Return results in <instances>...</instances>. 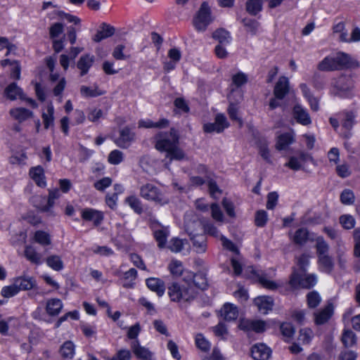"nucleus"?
<instances>
[{
	"mask_svg": "<svg viewBox=\"0 0 360 360\" xmlns=\"http://www.w3.org/2000/svg\"><path fill=\"white\" fill-rule=\"evenodd\" d=\"M333 314V306L328 304L321 310L314 313V320L317 325L326 323L332 316Z\"/></svg>",
	"mask_w": 360,
	"mask_h": 360,
	"instance_id": "obj_18",
	"label": "nucleus"
},
{
	"mask_svg": "<svg viewBox=\"0 0 360 360\" xmlns=\"http://www.w3.org/2000/svg\"><path fill=\"white\" fill-rule=\"evenodd\" d=\"M153 236L158 243L160 248H165L167 238L169 235L168 227L163 226L158 222H153L151 224Z\"/></svg>",
	"mask_w": 360,
	"mask_h": 360,
	"instance_id": "obj_7",
	"label": "nucleus"
},
{
	"mask_svg": "<svg viewBox=\"0 0 360 360\" xmlns=\"http://www.w3.org/2000/svg\"><path fill=\"white\" fill-rule=\"evenodd\" d=\"M307 304L310 308L316 307L321 302V298L319 294L316 291H311L307 294Z\"/></svg>",
	"mask_w": 360,
	"mask_h": 360,
	"instance_id": "obj_58",
	"label": "nucleus"
},
{
	"mask_svg": "<svg viewBox=\"0 0 360 360\" xmlns=\"http://www.w3.org/2000/svg\"><path fill=\"white\" fill-rule=\"evenodd\" d=\"M155 148L160 152H166V158L172 160H182L186 154L179 145L178 131L171 129L168 132H159L154 136Z\"/></svg>",
	"mask_w": 360,
	"mask_h": 360,
	"instance_id": "obj_1",
	"label": "nucleus"
},
{
	"mask_svg": "<svg viewBox=\"0 0 360 360\" xmlns=\"http://www.w3.org/2000/svg\"><path fill=\"white\" fill-rule=\"evenodd\" d=\"M262 8V0H248L246 3L247 11L252 14L256 15Z\"/></svg>",
	"mask_w": 360,
	"mask_h": 360,
	"instance_id": "obj_50",
	"label": "nucleus"
},
{
	"mask_svg": "<svg viewBox=\"0 0 360 360\" xmlns=\"http://www.w3.org/2000/svg\"><path fill=\"white\" fill-rule=\"evenodd\" d=\"M82 219L86 221H93L95 226H98L103 220V214L101 211L92 209L85 208L81 213Z\"/></svg>",
	"mask_w": 360,
	"mask_h": 360,
	"instance_id": "obj_13",
	"label": "nucleus"
},
{
	"mask_svg": "<svg viewBox=\"0 0 360 360\" xmlns=\"http://www.w3.org/2000/svg\"><path fill=\"white\" fill-rule=\"evenodd\" d=\"M54 108L53 106L50 104L47 107L46 112L42 114V119L44 128L48 129L51 127L53 126L54 124Z\"/></svg>",
	"mask_w": 360,
	"mask_h": 360,
	"instance_id": "obj_40",
	"label": "nucleus"
},
{
	"mask_svg": "<svg viewBox=\"0 0 360 360\" xmlns=\"http://www.w3.org/2000/svg\"><path fill=\"white\" fill-rule=\"evenodd\" d=\"M211 216L212 219L217 222L222 223L224 219V217L220 207L217 203H212L210 205Z\"/></svg>",
	"mask_w": 360,
	"mask_h": 360,
	"instance_id": "obj_55",
	"label": "nucleus"
},
{
	"mask_svg": "<svg viewBox=\"0 0 360 360\" xmlns=\"http://www.w3.org/2000/svg\"><path fill=\"white\" fill-rule=\"evenodd\" d=\"M332 92L340 96H349L354 87L352 79L346 76H341L332 82Z\"/></svg>",
	"mask_w": 360,
	"mask_h": 360,
	"instance_id": "obj_5",
	"label": "nucleus"
},
{
	"mask_svg": "<svg viewBox=\"0 0 360 360\" xmlns=\"http://www.w3.org/2000/svg\"><path fill=\"white\" fill-rule=\"evenodd\" d=\"M309 238V232L306 229L301 228L296 231L293 240L296 244H304Z\"/></svg>",
	"mask_w": 360,
	"mask_h": 360,
	"instance_id": "obj_51",
	"label": "nucleus"
},
{
	"mask_svg": "<svg viewBox=\"0 0 360 360\" xmlns=\"http://www.w3.org/2000/svg\"><path fill=\"white\" fill-rule=\"evenodd\" d=\"M254 303L262 314H266L272 309L274 300L269 296H259L254 300Z\"/></svg>",
	"mask_w": 360,
	"mask_h": 360,
	"instance_id": "obj_17",
	"label": "nucleus"
},
{
	"mask_svg": "<svg viewBox=\"0 0 360 360\" xmlns=\"http://www.w3.org/2000/svg\"><path fill=\"white\" fill-rule=\"evenodd\" d=\"M135 139V134L127 127L119 131V136L114 141L120 148L126 149L129 148Z\"/></svg>",
	"mask_w": 360,
	"mask_h": 360,
	"instance_id": "obj_9",
	"label": "nucleus"
},
{
	"mask_svg": "<svg viewBox=\"0 0 360 360\" xmlns=\"http://www.w3.org/2000/svg\"><path fill=\"white\" fill-rule=\"evenodd\" d=\"M247 82L248 77L245 73L242 72H239L232 76V85L236 86V89H235V90H238V88L245 84Z\"/></svg>",
	"mask_w": 360,
	"mask_h": 360,
	"instance_id": "obj_54",
	"label": "nucleus"
},
{
	"mask_svg": "<svg viewBox=\"0 0 360 360\" xmlns=\"http://www.w3.org/2000/svg\"><path fill=\"white\" fill-rule=\"evenodd\" d=\"M251 354L255 360H267L271 354V350L264 344L255 345L252 347Z\"/></svg>",
	"mask_w": 360,
	"mask_h": 360,
	"instance_id": "obj_19",
	"label": "nucleus"
},
{
	"mask_svg": "<svg viewBox=\"0 0 360 360\" xmlns=\"http://www.w3.org/2000/svg\"><path fill=\"white\" fill-rule=\"evenodd\" d=\"M318 264L319 269L327 274H330L334 267L333 258L329 255L318 257Z\"/></svg>",
	"mask_w": 360,
	"mask_h": 360,
	"instance_id": "obj_31",
	"label": "nucleus"
},
{
	"mask_svg": "<svg viewBox=\"0 0 360 360\" xmlns=\"http://www.w3.org/2000/svg\"><path fill=\"white\" fill-rule=\"evenodd\" d=\"M313 336V332L309 328H304L300 330L298 340L302 344H308Z\"/></svg>",
	"mask_w": 360,
	"mask_h": 360,
	"instance_id": "obj_62",
	"label": "nucleus"
},
{
	"mask_svg": "<svg viewBox=\"0 0 360 360\" xmlns=\"http://www.w3.org/2000/svg\"><path fill=\"white\" fill-rule=\"evenodd\" d=\"M115 33V28L109 25L103 23L101 27V30H98L94 35L93 40L96 42H99L101 40L112 36Z\"/></svg>",
	"mask_w": 360,
	"mask_h": 360,
	"instance_id": "obj_34",
	"label": "nucleus"
},
{
	"mask_svg": "<svg viewBox=\"0 0 360 360\" xmlns=\"http://www.w3.org/2000/svg\"><path fill=\"white\" fill-rule=\"evenodd\" d=\"M292 116L296 122L302 125L308 126L311 123V119L309 112L300 104L294 106Z\"/></svg>",
	"mask_w": 360,
	"mask_h": 360,
	"instance_id": "obj_12",
	"label": "nucleus"
},
{
	"mask_svg": "<svg viewBox=\"0 0 360 360\" xmlns=\"http://www.w3.org/2000/svg\"><path fill=\"white\" fill-rule=\"evenodd\" d=\"M315 241L317 257L328 255L329 245L324 238L322 236H318Z\"/></svg>",
	"mask_w": 360,
	"mask_h": 360,
	"instance_id": "obj_43",
	"label": "nucleus"
},
{
	"mask_svg": "<svg viewBox=\"0 0 360 360\" xmlns=\"http://www.w3.org/2000/svg\"><path fill=\"white\" fill-rule=\"evenodd\" d=\"M75 345L72 342H65L60 349L61 356L64 359H72L75 355Z\"/></svg>",
	"mask_w": 360,
	"mask_h": 360,
	"instance_id": "obj_39",
	"label": "nucleus"
},
{
	"mask_svg": "<svg viewBox=\"0 0 360 360\" xmlns=\"http://www.w3.org/2000/svg\"><path fill=\"white\" fill-rule=\"evenodd\" d=\"M30 176L31 179L37 184L39 187H45L46 185L44 171L42 167L37 166L32 167L30 169Z\"/></svg>",
	"mask_w": 360,
	"mask_h": 360,
	"instance_id": "obj_23",
	"label": "nucleus"
},
{
	"mask_svg": "<svg viewBox=\"0 0 360 360\" xmlns=\"http://www.w3.org/2000/svg\"><path fill=\"white\" fill-rule=\"evenodd\" d=\"M353 237L354 241V255L360 257V227L354 231Z\"/></svg>",
	"mask_w": 360,
	"mask_h": 360,
	"instance_id": "obj_64",
	"label": "nucleus"
},
{
	"mask_svg": "<svg viewBox=\"0 0 360 360\" xmlns=\"http://www.w3.org/2000/svg\"><path fill=\"white\" fill-rule=\"evenodd\" d=\"M354 200L355 195L350 189H345L340 194V201L344 205H352Z\"/></svg>",
	"mask_w": 360,
	"mask_h": 360,
	"instance_id": "obj_57",
	"label": "nucleus"
},
{
	"mask_svg": "<svg viewBox=\"0 0 360 360\" xmlns=\"http://www.w3.org/2000/svg\"><path fill=\"white\" fill-rule=\"evenodd\" d=\"M125 202L130 206L135 212L141 214L143 212L141 200L134 195H131L125 199Z\"/></svg>",
	"mask_w": 360,
	"mask_h": 360,
	"instance_id": "obj_49",
	"label": "nucleus"
},
{
	"mask_svg": "<svg viewBox=\"0 0 360 360\" xmlns=\"http://www.w3.org/2000/svg\"><path fill=\"white\" fill-rule=\"evenodd\" d=\"M188 277L192 280L191 282H187L191 283L196 290V288L203 290L207 286V278L202 273H198L193 274V273H188Z\"/></svg>",
	"mask_w": 360,
	"mask_h": 360,
	"instance_id": "obj_28",
	"label": "nucleus"
},
{
	"mask_svg": "<svg viewBox=\"0 0 360 360\" xmlns=\"http://www.w3.org/2000/svg\"><path fill=\"white\" fill-rule=\"evenodd\" d=\"M238 327L240 329L247 332L254 331L256 333H262L266 329V324L263 321L242 319L240 321Z\"/></svg>",
	"mask_w": 360,
	"mask_h": 360,
	"instance_id": "obj_11",
	"label": "nucleus"
},
{
	"mask_svg": "<svg viewBox=\"0 0 360 360\" xmlns=\"http://www.w3.org/2000/svg\"><path fill=\"white\" fill-rule=\"evenodd\" d=\"M63 308V303L57 298L50 299L46 302V310L50 316H57Z\"/></svg>",
	"mask_w": 360,
	"mask_h": 360,
	"instance_id": "obj_32",
	"label": "nucleus"
},
{
	"mask_svg": "<svg viewBox=\"0 0 360 360\" xmlns=\"http://www.w3.org/2000/svg\"><path fill=\"white\" fill-rule=\"evenodd\" d=\"M341 342L345 347H352L356 344V335L351 329L345 328L342 333Z\"/></svg>",
	"mask_w": 360,
	"mask_h": 360,
	"instance_id": "obj_30",
	"label": "nucleus"
},
{
	"mask_svg": "<svg viewBox=\"0 0 360 360\" xmlns=\"http://www.w3.org/2000/svg\"><path fill=\"white\" fill-rule=\"evenodd\" d=\"M131 349L137 358L142 360H151L152 353L147 348L142 347L139 340L131 342Z\"/></svg>",
	"mask_w": 360,
	"mask_h": 360,
	"instance_id": "obj_16",
	"label": "nucleus"
},
{
	"mask_svg": "<svg viewBox=\"0 0 360 360\" xmlns=\"http://www.w3.org/2000/svg\"><path fill=\"white\" fill-rule=\"evenodd\" d=\"M125 46L123 44L117 45L112 53V57L117 60H124L129 58V55H126L124 53Z\"/></svg>",
	"mask_w": 360,
	"mask_h": 360,
	"instance_id": "obj_56",
	"label": "nucleus"
},
{
	"mask_svg": "<svg viewBox=\"0 0 360 360\" xmlns=\"http://www.w3.org/2000/svg\"><path fill=\"white\" fill-rule=\"evenodd\" d=\"M80 93L84 97H96L104 94L97 86H94V87L82 86Z\"/></svg>",
	"mask_w": 360,
	"mask_h": 360,
	"instance_id": "obj_47",
	"label": "nucleus"
},
{
	"mask_svg": "<svg viewBox=\"0 0 360 360\" xmlns=\"http://www.w3.org/2000/svg\"><path fill=\"white\" fill-rule=\"evenodd\" d=\"M311 159V158L308 153L301 151L299 152L297 157H290L289 161L285 165L292 170L297 171L302 168L304 162Z\"/></svg>",
	"mask_w": 360,
	"mask_h": 360,
	"instance_id": "obj_15",
	"label": "nucleus"
},
{
	"mask_svg": "<svg viewBox=\"0 0 360 360\" xmlns=\"http://www.w3.org/2000/svg\"><path fill=\"white\" fill-rule=\"evenodd\" d=\"M95 60L94 56L85 54L81 56L77 61V68L80 70V75L84 76L89 72Z\"/></svg>",
	"mask_w": 360,
	"mask_h": 360,
	"instance_id": "obj_22",
	"label": "nucleus"
},
{
	"mask_svg": "<svg viewBox=\"0 0 360 360\" xmlns=\"http://www.w3.org/2000/svg\"><path fill=\"white\" fill-rule=\"evenodd\" d=\"M340 223L345 229H352L354 227L355 219L350 214H343L340 217Z\"/></svg>",
	"mask_w": 360,
	"mask_h": 360,
	"instance_id": "obj_59",
	"label": "nucleus"
},
{
	"mask_svg": "<svg viewBox=\"0 0 360 360\" xmlns=\"http://www.w3.org/2000/svg\"><path fill=\"white\" fill-rule=\"evenodd\" d=\"M319 70L321 71H333L338 70L335 58L326 57L318 65Z\"/></svg>",
	"mask_w": 360,
	"mask_h": 360,
	"instance_id": "obj_42",
	"label": "nucleus"
},
{
	"mask_svg": "<svg viewBox=\"0 0 360 360\" xmlns=\"http://www.w3.org/2000/svg\"><path fill=\"white\" fill-rule=\"evenodd\" d=\"M34 240L41 245H48L51 243L49 234L43 231H37L35 232Z\"/></svg>",
	"mask_w": 360,
	"mask_h": 360,
	"instance_id": "obj_52",
	"label": "nucleus"
},
{
	"mask_svg": "<svg viewBox=\"0 0 360 360\" xmlns=\"http://www.w3.org/2000/svg\"><path fill=\"white\" fill-rule=\"evenodd\" d=\"M203 224L199 220H188L186 222L185 229L190 238L200 234Z\"/></svg>",
	"mask_w": 360,
	"mask_h": 360,
	"instance_id": "obj_33",
	"label": "nucleus"
},
{
	"mask_svg": "<svg viewBox=\"0 0 360 360\" xmlns=\"http://www.w3.org/2000/svg\"><path fill=\"white\" fill-rule=\"evenodd\" d=\"M168 268L172 275L177 276H180L184 270L181 262L176 259L172 260Z\"/></svg>",
	"mask_w": 360,
	"mask_h": 360,
	"instance_id": "obj_60",
	"label": "nucleus"
},
{
	"mask_svg": "<svg viewBox=\"0 0 360 360\" xmlns=\"http://www.w3.org/2000/svg\"><path fill=\"white\" fill-rule=\"evenodd\" d=\"M235 94L239 97V99L237 100V101H239L241 99L242 94H241L240 91L235 90L233 89L232 90H231V93L228 96V98H229V103H230L229 108H228V113L231 120H239L241 122L240 120L237 116V112H238L237 106L236 104L233 103V101H234L233 96Z\"/></svg>",
	"mask_w": 360,
	"mask_h": 360,
	"instance_id": "obj_21",
	"label": "nucleus"
},
{
	"mask_svg": "<svg viewBox=\"0 0 360 360\" xmlns=\"http://www.w3.org/2000/svg\"><path fill=\"white\" fill-rule=\"evenodd\" d=\"M124 153L121 150L115 149L109 153L108 161L111 165H117L120 164L124 160Z\"/></svg>",
	"mask_w": 360,
	"mask_h": 360,
	"instance_id": "obj_48",
	"label": "nucleus"
},
{
	"mask_svg": "<svg viewBox=\"0 0 360 360\" xmlns=\"http://www.w3.org/2000/svg\"><path fill=\"white\" fill-rule=\"evenodd\" d=\"M347 249L341 240L337 242L336 256L338 264L341 268H345L347 263Z\"/></svg>",
	"mask_w": 360,
	"mask_h": 360,
	"instance_id": "obj_37",
	"label": "nucleus"
},
{
	"mask_svg": "<svg viewBox=\"0 0 360 360\" xmlns=\"http://www.w3.org/2000/svg\"><path fill=\"white\" fill-rule=\"evenodd\" d=\"M4 96L11 101H14L18 98L22 100L25 99L22 90L15 82L10 84L5 89Z\"/></svg>",
	"mask_w": 360,
	"mask_h": 360,
	"instance_id": "obj_20",
	"label": "nucleus"
},
{
	"mask_svg": "<svg viewBox=\"0 0 360 360\" xmlns=\"http://www.w3.org/2000/svg\"><path fill=\"white\" fill-rule=\"evenodd\" d=\"M294 132H287L281 134L278 137L277 143L276 147L278 150H285L287 147L294 142Z\"/></svg>",
	"mask_w": 360,
	"mask_h": 360,
	"instance_id": "obj_29",
	"label": "nucleus"
},
{
	"mask_svg": "<svg viewBox=\"0 0 360 360\" xmlns=\"http://www.w3.org/2000/svg\"><path fill=\"white\" fill-rule=\"evenodd\" d=\"M137 277V271L135 269H130L124 274L123 287L126 288H131L134 287V281Z\"/></svg>",
	"mask_w": 360,
	"mask_h": 360,
	"instance_id": "obj_44",
	"label": "nucleus"
},
{
	"mask_svg": "<svg viewBox=\"0 0 360 360\" xmlns=\"http://www.w3.org/2000/svg\"><path fill=\"white\" fill-rule=\"evenodd\" d=\"M140 195L142 198L155 202L160 205L167 204L169 202L167 198L155 186L146 184L140 188Z\"/></svg>",
	"mask_w": 360,
	"mask_h": 360,
	"instance_id": "obj_3",
	"label": "nucleus"
},
{
	"mask_svg": "<svg viewBox=\"0 0 360 360\" xmlns=\"http://www.w3.org/2000/svg\"><path fill=\"white\" fill-rule=\"evenodd\" d=\"M193 247L198 254L205 253L207 250V238L204 234H199L190 238Z\"/></svg>",
	"mask_w": 360,
	"mask_h": 360,
	"instance_id": "obj_27",
	"label": "nucleus"
},
{
	"mask_svg": "<svg viewBox=\"0 0 360 360\" xmlns=\"http://www.w3.org/2000/svg\"><path fill=\"white\" fill-rule=\"evenodd\" d=\"M289 92V80L288 77L281 76L276 83L274 89V95L276 98L281 100Z\"/></svg>",
	"mask_w": 360,
	"mask_h": 360,
	"instance_id": "obj_14",
	"label": "nucleus"
},
{
	"mask_svg": "<svg viewBox=\"0 0 360 360\" xmlns=\"http://www.w3.org/2000/svg\"><path fill=\"white\" fill-rule=\"evenodd\" d=\"M11 116L19 122H22L33 117V112L24 108H15L10 110Z\"/></svg>",
	"mask_w": 360,
	"mask_h": 360,
	"instance_id": "obj_25",
	"label": "nucleus"
},
{
	"mask_svg": "<svg viewBox=\"0 0 360 360\" xmlns=\"http://www.w3.org/2000/svg\"><path fill=\"white\" fill-rule=\"evenodd\" d=\"M197 290L194 287L187 282L184 284L173 283L168 288V294L173 302H188L195 298Z\"/></svg>",
	"mask_w": 360,
	"mask_h": 360,
	"instance_id": "obj_2",
	"label": "nucleus"
},
{
	"mask_svg": "<svg viewBox=\"0 0 360 360\" xmlns=\"http://www.w3.org/2000/svg\"><path fill=\"white\" fill-rule=\"evenodd\" d=\"M220 314L226 321H233L238 316V310L234 304L226 303L221 309Z\"/></svg>",
	"mask_w": 360,
	"mask_h": 360,
	"instance_id": "obj_24",
	"label": "nucleus"
},
{
	"mask_svg": "<svg viewBox=\"0 0 360 360\" xmlns=\"http://www.w3.org/2000/svg\"><path fill=\"white\" fill-rule=\"evenodd\" d=\"M60 197V193L58 189L51 190L49 192L48 198H42L43 200L46 202V204L41 205L38 207L41 212H46L49 216H55V213L53 210L55 200Z\"/></svg>",
	"mask_w": 360,
	"mask_h": 360,
	"instance_id": "obj_10",
	"label": "nucleus"
},
{
	"mask_svg": "<svg viewBox=\"0 0 360 360\" xmlns=\"http://www.w3.org/2000/svg\"><path fill=\"white\" fill-rule=\"evenodd\" d=\"M333 30L334 34H339L338 39L340 41L349 42V37L344 22H340L335 25L333 27Z\"/></svg>",
	"mask_w": 360,
	"mask_h": 360,
	"instance_id": "obj_38",
	"label": "nucleus"
},
{
	"mask_svg": "<svg viewBox=\"0 0 360 360\" xmlns=\"http://www.w3.org/2000/svg\"><path fill=\"white\" fill-rule=\"evenodd\" d=\"M18 286L15 282L8 286H5L1 290V295L4 297H11L19 292Z\"/></svg>",
	"mask_w": 360,
	"mask_h": 360,
	"instance_id": "obj_61",
	"label": "nucleus"
},
{
	"mask_svg": "<svg viewBox=\"0 0 360 360\" xmlns=\"http://www.w3.org/2000/svg\"><path fill=\"white\" fill-rule=\"evenodd\" d=\"M335 62L338 69L342 67H348L351 64V57L345 53H340L335 57Z\"/></svg>",
	"mask_w": 360,
	"mask_h": 360,
	"instance_id": "obj_53",
	"label": "nucleus"
},
{
	"mask_svg": "<svg viewBox=\"0 0 360 360\" xmlns=\"http://www.w3.org/2000/svg\"><path fill=\"white\" fill-rule=\"evenodd\" d=\"M14 281L19 291L30 290L36 285V281L32 277L20 276L15 278Z\"/></svg>",
	"mask_w": 360,
	"mask_h": 360,
	"instance_id": "obj_35",
	"label": "nucleus"
},
{
	"mask_svg": "<svg viewBox=\"0 0 360 360\" xmlns=\"http://www.w3.org/2000/svg\"><path fill=\"white\" fill-rule=\"evenodd\" d=\"M24 255L27 259L33 264H39L41 262V255L32 246L25 247Z\"/></svg>",
	"mask_w": 360,
	"mask_h": 360,
	"instance_id": "obj_41",
	"label": "nucleus"
},
{
	"mask_svg": "<svg viewBox=\"0 0 360 360\" xmlns=\"http://www.w3.org/2000/svg\"><path fill=\"white\" fill-rule=\"evenodd\" d=\"M212 37L221 45H226L231 41L229 33L224 29H219L212 34Z\"/></svg>",
	"mask_w": 360,
	"mask_h": 360,
	"instance_id": "obj_46",
	"label": "nucleus"
},
{
	"mask_svg": "<svg viewBox=\"0 0 360 360\" xmlns=\"http://www.w3.org/2000/svg\"><path fill=\"white\" fill-rule=\"evenodd\" d=\"M146 285L148 288L157 293L160 297L163 295L165 291V283L158 278H149L146 279Z\"/></svg>",
	"mask_w": 360,
	"mask_h": 360,
	"instance_id": "obj_26",
	"label": "nucleus"
},
{
	"mask_svg": "<svg viewBox=\"0 0 360 360\" xmlns=\"http://www.w3.org/2000/svg\"><path fill=\"white\" fill-rule=\"evenodd\" d=\"M229 124L223 114H217L214 123H206L203 125V130L206 133H221L227 128Z\"/></svg>",
	"mask_w": 360,
	"mask_h": 360,
	"instance_id": "obj_8",
	"label": "nucleus"
},
{
	"mask_svg": "<svg viewBox=\"0 0 360 360\" xmlns=\"http://www.w3.org/2000/svg\"><path fill=\"white\" fill-rule=\"evenodd\" d=\"M316 283V277L314 275H304L301 276L297 272H293L290 276L289 284L293 288H310Z\"/></svg>",
	"mask_w": 360,
	"mask_h": 360,
	"instance_id": "obj_6",
	"label": "nucleus"
},
{
	"mask_svg": "<svg viewBox=\"0 0 360 360\" xmlns=\"http://www.w3.org/2000/svg\"><path fill=\"white\" fill-rule=\"evenodd\" d=\"M47 265L55 271H60L63 269V262L60 256L53 255L46 259Z\"/></svg>",
	"mask_w": 360,
	"mask_h": 360,
	"instance_id": "obj_45",
	"label": "nucleus"
},
{
	"mask_svg": "<svg viewBox=\"0 0 360 360\" xmlns=\"http://www.w3.org/2000/svg\"><path fill=\"white\" fill-rule=\"evenodd\" d=\"M139 128H165L169 125V121L167 119H161L157 122L150 120H141L138 123Z\"/></svg>",
	"mask_w": 360,
	"mask_h": 360,
	"instance_id": "obj_36",
	"label": "nucleus"
},
{
	"mask_svg": "<svg viewBox=\"0 0 360 360\" xmlns=\"http://www.w3.org/2000/svg\"><path fill=\"white\" fill-rule=\"evenodd\" d=\"M212 21L210 9L207 3L202 4L193 20V26L198 32H204Z\"/></svg>",
	"mask_w": 360,
	"mask_h": 360,
	"instance_id": "obj_4",
	"label": "nucleus"
},
{
	"mask_svg": "<svg viewBox=\"0 0 360 360\" xmlns=\"http://www.w3.org/2000/svg\"><path fill=\"white\" fill-rule=\"evenodd\" d=\"M196 346L202 351L206 352L210 347V342L205 338L202 334H198L195 336Z\"/></svg>",
	"mask_w": 360,
	"mask_h": 360,
	"instance_id": "obj_63",
	"label": "nucleus"
}]
</instances>
